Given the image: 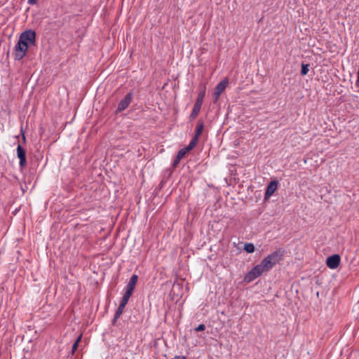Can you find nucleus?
Segmentation results:
<instances>
[{
    "instance_id": "5701e85b",
    "label": "nucleus",
    "mask_w": 359,
    "mask_h": 359,
    "mask_svg": "<svg viewBox=\"0 0 359 359\" xmlns=\"http://www.w3.org/2000/svg\"><path fill=\"white\" fill-rule=\"evenodd\" d=\"M21 134H22V136L23 142H25L26 141V138H25V133H24V131H23L22 129H21Z\"/></svg>"
},
{
    "instance_id": "6ab92c4d",
    "label": "nucleus",
    "mask_w": 359,
    "mask_h": 359,
    "mask_svg": "<svg viewBox=\"0 0 359 359\" xmlns=\"http://www.w3.org/2000/svg\"><path fill=\"white\" fill-rule=\"evenodd\" d=\"M205 329V326L204 324H200L198 327H196L194 330L196 332L203 331Z\"/></svg>"
},
{
    "instance_id": "4468645a",
    "label": "nucleus",
    "mask_w": 359,
    "mask_h": 359,
    "mask_svg": "<svg viewBox=\"0 0 359 359\" xmlns=\"http://www.w3.org/2000/svg\"><path fill=\"white\" fill-rule=\"evenodd\" d=\"M132 294H133V293L126 291L125 294H123V297H122V299H121V302L120 304L126 306L128 304V300Z\"/></svg>"
},
{
    "instance_id": "f3484780",
    "label": "nucleus",
    "mask_w": 359,
    "mask_h": 359,
    "mask_svg": "<svg viewBox=\"0 0 359 359\" xmlns=\"http://www.w3.org/2000/svg\"><path fill=\"white\" fill-rule=\"evenodd\" d=\"M309 64H304V63L302 64L301 74L302 76H305L307 74V73L309 72Z\"/></svg>"
},
{
    "instance_id": "a211bd4d",
    "label": "nucleus",
    "mask_w": 359,
    "mask_h": 359,
    "mask_svg": "<svg viewBox=\"0 0 359 359\" xmlns=\"http://www.w3.org/2000/svg\"><path fill=\"white\" fill-rule=\"evenodd\" d=\"M187 149H187L186 147L181 149L177 152V156L179 158H183V157H184V156H185V155L189 152V151H188Z\"/></svg>"
},
{
    "instance_id": "1a4fd4ad",
    "label": "nucleus",
    "mask_w": 359,
    "mask_h": 359,
    "mask_svg": "<svg viewBox=\"0 0 359 359\" xmlns=\"http://www.w3.org/2000/svg\"><path fill=\"white\" fill-rule=\"evenodd\" d=\"M278 188V182L277 181H271L267 186L266 190L265 192V199L269 198L271 196H272L274 192L276 191Z\"/></svg>"
},
{
    "instance_id": "7ed1b4c3",
    "label": "nucleus",
    "mask_w": 359,
    "mask_h": 359,
    "mask_svg": "<svg viewBox=\"0 0 359 359\" xmlns=\"http://www.w3.org/2000/svg\"><path fill=\"white\" fill-rule=\"evenodd\" d=\"M205 89L200 90V92L198 93L197 99H196V102L194 106V108L190 114V118L191 120L196 118V117L199 114L202 104H203V98L205 97Z\"/></svg>"
},
{
    "instance_id": "ddd939ff",
    "label": "nucleus",
    "mask_w": 359,
    "mask_h": 359,
    "mask_svg": "<svg viewBox=\"0 0 359 359\" xmlns=\"http://www.w3.org/2000/svg\"><path fill=\"white\" fill-rule=\"evenodd\" d=\"M198 142V138L194 136V137L190 141L189 145L187 147H186V148L188 149L187 150L189 151H190L191 149H193L196 147Z\"/></svg>"
},
{
    "instance_id": "f257e3e1",
    "label": "nucleus",
    "mask_w": 359,
    "mask_h": 359,
    "mask_svg": "<svg viewBox=\"0 0 359 359\" xmlns=\"http://www.w3.org/2000/svg\"><path fill=\"white\" fill-rule=\"evenodd\" d=\"M284 255L281 249L276 250L266 257L259 264L255 266L244 277V280L250 283L259 277L263 273L271 270L278 263Z\"/></svg>"
},
{
    "instance_id": "4be33fe9",
    "label": "nucleus",
    "mask_w": 359,
    "mask_h": 359,
    "mask_svg": "<svg viewBox=\"0 0 359 359\" xmlns=\"http://www.w3.org/2000/svg\"><path fill=\"white\" fill-rule=\"evenodd\" d=\"M28 3L29 4L34 5V4H36L37 3V0H28Z\"/></svg>"
},
{
    "instance_id": "9d476101",
    "label": "nucleus",
    "mask_w": 359,
    "mask_h": 359,
    "mask_svg": "<svg viewBox=\"0 0 359 359\" xmlns=\"http://www.w3.org/2000/svg\"><path fill=\"white\" fill-rule=\"evenodd\" d=\"M138 280V276L136 274H133L129 280V282L127 284V286L126 287V291H128L129 292L133 293V291L135 290V285L137 284Z\"/></svg>"
},
{
    "instance_id": "423d86ee",
    "label": "nucleus",
    "mask_w": 359,
    "mask_h": 359,
    "mask_svg": "<svg viewBox=\"0 0 359 359\" xmlns=\"http://www.w3.org/2000/svg\"><path fill=\"white\" fill-rule=\"evenodd\" d=\"M229 83L228 79H224L221 82H219L215 87L214 92V102H217L219 100L222 93L225 90Z\"/></svg>"
},
{
    "instance_id": "2eb2a0df",
    "label": "nucleus",
    "mask_w": 359,
    "mask_h": 359,
    "mask_svg": "<svg viewBox=\"0 0 359 359\" xmlns=\"http://www.w3.org/2000/svg\"><path fill=\"white\" fill-rule=\"evenodd\" d=\"M81 338H82V334H81L77 337V339H76V341H74V343L73 344V345H72V354H74V353H75V351L77 350L78 346H79V342L81 341Z\"/></svg>"
},
{
    "instance_id": "f8f14e48",
    "label": "nucleus",
    "mask_w": 359,
    "mask_h": 359,
    "mask_svg": "<svg viewBox=\"0 0 359 359\" xmlns=\"http://www.w3.org/2000/svg\"><path fill=\"white\" fill-rule=\"evenodd\" d=\"M203 128H204L203 122L202 121H198L194 137H196L197 138H198V137L201 135V133L203 130Z\"/></svg>"
},
{
    "instance_id": "aec40b11",
    "label": "nucleus",
    "mask_w": 359,
    "mask_h": 359,
    "mask_svg": "<svg viewBox=\"0 0 359 359\" xmlns=\"http://www.w3.org/2000/svg\"><path fill=\"white\" fill-rule=\"evenodd\" d=\"M181 159H182L181 158H179L177 156H176L173 161L172 166L175 168L177 167V165L179 164Z\"/></svg>"
},
{
    "instance_id": "6e6552de",
    "label": "nucleus",
    "mask_w": 359,
    "mask_h": 359,
    "mask_svg": "<svg viewBox=\"0 0 359 359\" xmlns=\"http://www.w3.org/2000/svg\"><path fill=\"white\" fill-rule=\"evenodd\" d=\"M340 260V256L335 254L327 258L326 264L330 269H334L339 266Z\"/></svg>"
},
{
    "instance_id": "20e7f679",
    "label": "nucleus",
    "mask_w": 359,
    "mask_h": 359,
    "mask_svg": "<svg viewBox=\"0 0 359 359\" xmlns=\"http://www.w3.org/2000/svg\"><path fill=\"white\" fill-rule=\"evenodd\" d=\"M28 50V46L22 43L20 41H18L17 44L13 48V55L15 60H20L27 54Z\"/></svg>"
},
{
    "instance_id": "39448f33",
    "label": "nucleus",
    "mask_w": 359,
    "mask_h": 359,
    "mask_svg": "<svg viewBox=\"0 0 359 359\" xmlns=\"http://www.w3.org/2000/svg\"><path fill=\"white\" fill-rule=\"evenodd\" d=\"M133 97V93L132 92L128 93L124 97V98L119 102L118 107L115 111V114H118L121 111H124L125 109H126L131 103Z\"/></svg>"
},
{
    "instance_id": "412c9836",
    "label": "nucleus",
    "mask_w": 359,
    "mask_h": 359,
    "mask_svg": "<svg viewBox=\"0 0 359 359\" xmlns=\"http://www.w3.org/2000/svg\"><path fill=\"white\" fill-rule=\"evenodd\" d=\"M172 359H187V358L184 355H176Z\"/></svg>"
},
{
    "instance_id": "9b49d317",
    "label": "nucleus",
    "mask_w": 359,
    "mask_h": 359,
    "mask_svg": "<svg viewBox=\"0 0 359 359\" xmlns=\"http://www.w3.org/2000/svg\"><path fill=\"white\" fill-rule=\"evenodd\" d=\"M125 306H126L122 305L121 304H119V306L114 314V319L112 320V323L114 325L116 323V320L120 318L121 315L123 313Z\"/></svg>"
},
{
    "instance_id": "0eeeda50",
    "label": "nucleus",
    "mask_w": 359,
    "mask_h": 359,
    "mask_svg": "<svg viewBox=\"0 0 359 359\" xmlns=\"http://www.w3.org/2000/svg\"><path fill=\"white\" fill-rule=\"evenodd\" d=\"M17 156L20 160L19 165L20 168H24L27 165L26 151L20 143L17 147Z\"/></svg>"
},
{
    "instance_id": "b1692460",
    "label": "nucleus",
    "mask_w": 359,
    "mask_h": 359,
    "mask_svg": "<svg viewBox=\"0 0 359 359\" xmlns=\"http://www.w3.org/2000/svg\"><path fill=\"white\" fill-rule=\"evenodd\" d=\"M356 85L358 86H359V75H358V79H357V81H356Z\"/></svg>"
},
{
    "instance_id": "dca6fc26",
    "label": "nucleus",
    "mask_w": 359,
    "mask_h": 359,
    "mask_svg": "<svg viewBox=\"0 0 359 359\" xmlns=\"http://www.w3.org/2000/svg\"><path fill=\"white\" fill-rule=\"evenodd\" d=\"M244 250L248 253H252L255 251V245L252 243H245L244 245Z\"/></svg>"
},
{
    "instance_id": "f03ea898",
    "label": "nucleus",
    "mask_w": 359,
    "mask_h": 359,
    "mask_svg": "<svg viewBox=\"0 0 359 359\" xmlns=\"http://www.w3.org/2000/svg\"><path fill=\"white\" fill-rule=\"evenodd\" d=\"M25 45H35L36 44V32L32 29H27L22 32L20 35L19 40Z\"/></svg>"
}]
</instances>
